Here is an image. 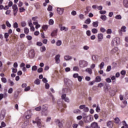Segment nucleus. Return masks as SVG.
<instances>
[{"mask_svg": "<svg viewBox=\"0 0 128 128\" xmlns=\"http://www.w3.org/2000/svg\"><path fill=\"white\" fill-rule=\"evenodd\" d=\"M64 82L67 88H64L62 91H60V94L62 95L66 94H72V90L70 88H72V80L68 78H64Z\"/></svg>", "mask_w": 128, "mask_h": 128, "instance_id": "obj_1", "label": "nucleus"}, {"mask_svg": "<svg viewBox=\"0 0 128 128\" xmlns=\"http://www.w3.org/2000/svg\"><path fill=\"white\" fill-rule=\"evenodd\" d=\"M120 44V38L116 37L114 38L112 41V44L113 46H118Z\"/></svg>", "mask_w": 128, "mask_h": 128, "instance_id": "obj_2", "label": "nucleus"}, {"mask_svg": "<svg viewBox=\"0 0 128 128\" xmlns=\"http://www.w3.org/2000/svg\"><path fill=\"white\" fill-rule=\"evenodd\" d=\"M88 62L84 60H80L79 61V66L80 68H86V66H88Z\"/></svg>", "mask_w": 128, "mask_h": 128, "instance_id": "obj_3", "label": "nucleus"}, {"mask_svg": "<svg viewBox=\"0 0 128 128\" xmlns=\"http://www.w3.org/2000/svg\"><path fill=\"white\" fill-rule=\"evenodd\" d=\"M104 88L105 92H109L110 94L112 88H110V86L108 84H106Z\"/></svg>", "mask_w": 128, "mask_h": 128, "instance_id": "obj_4", "label": "nucleus"}, {"mask_svg": "<svg viewBox=\"0 0 128 128\" xmlns=\"http://www.w3.org/2000/svg\"><path fill=\"white\" fill-rule=\"evenodd\" d=\"M83 118H84V122L86 124H88V122H92V116H83Z\"/></svg>", "mask_w": 128, "mask_h": 128, "instance_id": "obj_5", "label": "nucleus"}, {"mask_svg": "<svg viewBox=\"0 0 128 128\" xmlns=\"http://www.w3.org/2000/svg\"><path fill=\"white\" fill-rule=\"evenodd\" d=\"M54 122L57 126H59V128H62V126H64V124H62V120L60 121V120L56 119L54 120Z\"/></svg>", "mask_w": 128, "mask_h": 128, "instance_id": "obj_6", "label": "nucleus"}, {"mask_svg": "<svg viewBox=\"0 0 128 128\" xmlns=\"http://www.w3.org/2000/svg\"><path fill=\"white\" fill-rule=\"evenodd\" d=\"M118 92V88L116 86H114L111 89V91H110V94L112 96H114V94H116V92Z\"/></svg>", "mask_w": 128, "mask_h": 128, "instance_id": "obj_7", "label": "nucleus"}, {"mask_svg": "<svg viewBox=\"0 0 128 128\" xmlns=\"http://www.w3.org/2000/svg\"><path fill=\"white\" fill-rule=\"evenodd\" d=\"M6 116V110H2L0 114V120H2Z\"/></svg>", "mask_w": 128, "mask_h": 128, "instance_id": "obj_8", "label": "nucleus"}, {"mask_svg": "<svg viewBox=\"0 0 128 128\" xmlns=\"http://www.w3.org/2000/svg\"><path fill=\"white\" fill-rule=\"evenodd\" d=\"M28 55L30 58H34V50L32 49L30 50L29 52Z\"/></svg>", "mask_w": 128, "mask_h": 128, "instance_id": "obj_9", "label": "nucleus"}, {"mask_svg": "<svg viewBox=\"0 0 128 128\" xmlns=\"http://www.w3.org/2000/svg\"><path fill=\"white\" fill-rule=\"evenodd\" d=\"M66 94H62L61 98L62 100H64L66 102H70V99L66 97Z\"/></svg>", "mask_w": 128, "mask_h": 128, "instance_id": "obj_10", "label": "nucleus"}, {"mask_svg": "<svg viewBox=\"0 0 128 128\" xmlns=\"http://www.w3.org/2000/svg\"><path fill=\"white\" fill-rule=\"evenodd\" d=\"M28 24L31 30H32V32H34V24H32V20H30L28 22Z\"/></svg>", "mask_w": 128, "mask_h": 128, "instance_id": "obj_11", "label": "nucleus"}, {"mask_svg": "<svg viewBox=\"0 0 128 128\" xmlns=\"http://www.w3.org/2000/svg\"><path fill=\"white\" fill-rule=\"evenodd\" d=\"M60 55L57 54L55 56V60H56V64H60Z\"/></svg>", "mask_w": 128, "mask_h": 128, "instance_id": "obj_12", "label": "nucleus"}, {"mask_svg": "<svg viewBox=\"0 0 128 128\" xmlns=\"http://www.w3.org/2000/svg\"><path fill=\"white\" fill-rule=\"evenodd\" d=\"M64 8H57V12L58 14H64Z\"/></svg>", "mask_w": 128, "mask_h": 128, "instance_id": "obj_13", "label": "nucleus"}, {"mask_svg": "<svg viewBox=\"0 0 128 128\" xmlns=\"http://www.w3.org/2000/svg\"><path fill=\"white\" fill-rule=\"evenodd\" d=\"M90 126L92 128H100L98 124L96 122H93L92 124H91Z\"/></svg>", "mask_w": 128, "mask_h": 128, "instance_id": "obj_14", "label": "nucleus"}, {"mask_svg": "<svg viewBox=\"0 0 128 128\" xmlns=\"http://www.w3.org/2000/svg\"><path fill=\"white\" fill-rule=\"evenodd\" d=\"M41 114L42 116H47L48 114V110H42Z\"/></svg>", "mask_w": 128, "mask_h": 128, "instance_id": "obj_15", "label": "nucleus"}, {"mask_svg": "<svg viewBox=\"0 0 128 128\" xmlns=\"http://www.w3.org/2000/svg\"><path fill=\"white\" fill-rule=\"evenodd\" d=\"M98 42H102V38H104V34H98Z\"/></svg>", "mask_w": 128, "mask_h": 128, "instance_id": "obj_16", "label": "nucleus"}, {"mask_svg": "<svg viewBox=\"0 0 128 128\" xmlns=\"http://www.w3.org/2000/svg\"><path fill=\"white\" fill-rule=\"evenodd\" d=\"M33 24L34 26H36V30H38V28H40V24H38V22H33Z\"/></svg>", "mask_w": 128, "mask_h": 128, "instance_id": "obj_17", "label": "nucleus"}, {"mask_svg": "<svg viewBox=\"0 0 128 128\" xmlns=\"http://www.w3.org/2000/svg\"><path fill=\"white\" fill-rule=\"evenodd\" d=\"M123 4L126 8H128V0H124Z\"/></svg>", "mask_w": 128, "mask_h": 128, "instance_id": "obj_18", "label": "nucleus"}, {"mask_svg": "<svg viewBox=\"0 0 128 128\" xmlns=\"http://www.w3.org/2000/svg\"><path fill=\"white\" fill-rule=\"evenodd\" d=\"M113 123L112 121H109L107 122V126L109 128H112Z\"/></svg>", "mask_w": 128, "mask_h": 128, "instance_id": "obj_19", "label": "nucleus"}, {"mask_svg": "<svg viewBox=\"0 0 128 128\" xmlns=\"http://www.w3.org/2000/svg\"><path fill=\"white\" fill-rule=\"evenodd\" d=\"M56 34H58V29L52 31V32L51 33V36H56Z\"/></svg>", "mask_w": 128, "mask_h": 128, "instance_id": "obj_20", "label": "nucleus"}, {"mask_svg": "<svg viewBox=\"0 0 128 128\" xmlns=\"http://www.w3.org/2000/svg\"><path fill=\"white\" fill-rule=\"evenodd\" d=\"M58 104H61V106H60V108H61L60 109L61 110H62V108H64H64H66V106L64 105H64H62V102L58 101Z\"/></svg>", "mask_w": 128, "mask_h": 128, "instance_id": "obj_21", "label": "nucleus"}, {"mask_svg": "<svg viewBox=\"0 0 128 128\" xmlns=\"http://www.w3.org/2000/svg\"><path fill=\"white\" fill-rule=\"evenodd\" d=\"M94 28H98V22L96 21L92 22Z\"/></svg>", "mask_w": 128, "mask_h": 128, "instance_id": "obj_22", "label": "nucleus"}, {"mask_svg": "<svg viewBox=\"0 0 128 128\" xmlns=\"http://www.w3.org/2000/svg\"><path fill=\"white\" fill-rule=\"evenodd\" d=\"M12 9L14 10V15L16 16V4H14L12 6Z\"/></svg>", "mask_w": 128, "mask_h": 128, "instance_id": "obj_23", "label": "nucleus"}, {"mask_svg": "<svg viewBox=\"0 0 128 128\" xmlns=\"http://www.w3.org/2000/svg\"><path fill=\"white\" fill-rule=\"evenodd\" d=\"M86 72H88L89 74H92V70L90 68H86Z\"/></svg>", "mask_w": 128, "mask_h": 128, "instance_id": "obj_24", "label": "nucleus"}, {"mask_svg": "<svg viewBox=\"0 0 128 128\" xmlns=\"http://www.w3.org/2000/svg\"><path fill=\"white\" fill-rule=\"evenodd\" d=\"M118 50V48L116 47L114 48H113L112 50H111V54H116V52Z\"/></svg>", "mask_w": 128, "mask_h": 128, "instance_id": "obj_25", "label": "nucleus"}, {"mask_svg": "<svg viewBox=\"0 0 128 128\" xmlns=\"http://www.w3.org/2000/svg\"><path fill=\"white\" fill-rule=\"evenodd\" d=\"M64 58L66 60H70L72 58V57L70 56H66L64 57Z\"/></svg>", "mask_w": 128, "mask_h": 128, "instance_id": "obj_26", "label": "nucleus"}, {"mask_svg": "<svg viewBox=\"0 0 128 128\" xmlns=\"http://www.w3.org/2000/svg\"><path fill=\"white\" fill-rule=\"evenodd\" d=\"M60 30L61 32H62L63 30H64L65 32H68V28H66V26H61Z\"/></svg>", "mask_w": 128, "mask_h": 128, "instance_id": "obj_27", "label": "nucleus"}, {"mask_svg": "<svg viewBox=\"0 0 128 128\" xmlns=\"http://www.w3.org/2000/svg\"><path fill=\"white\" fill-rule=\"evenodd\" d=\"M96 82H102V78H100V76H97L96 78Z\"/></svg>", "mask_w": 128, "mask_h": 128, "instance_id": "obj_28", "label": "nucleus"}, {"mask_svg": "<svg viewBox=\"0 0 128 128\" xmlns=\"http://www.w3.org/2000/svg\"><path fill=\"white\" fill-rule=\"evenodd\" d=\"M92 20H90V18H88L85 20L84 22L85 24H90Z\"/></svg>", "mask_w": 128, "mask_h": 128, "instance_id": "obj_29", "label": "nucleus"}, {"mask_svg": "<svg viewBox=\"0 0 128 128\" xmlns=\"http://www.w3.org/2000/svg\"><path fill=\"white\" fill-rule=\"evenodd\" d=\"M104 62H102L99 65V68L100 70H102V68H104Z\"/></svg>", "mask_w": 128, "mask_h": 128, "instance_id": "obj_30", "label": "nucleus"}, {"mask_svg": "<svg viewBox=\"0 0 128 128\" xmlns=\"http://www.w3.org/2000/svg\"><path fill=\"white\" fill-rule=\"evenodd\" d=\"M121 32H126V26H122L121 28Z\"/></svg>", "mask_w": 128, "mask_h": 128, "instance_id": "obj_31", "label": "nucleus"}, {"mask_svg": "<svg viewBox=\"0 0 128 128\" xmlns=\"http://www.w3.org/2000/svg\"><path fill=\"white\" fill-rule=\"evenodd\" d=\"M48 105H43L42 106V110H48Z\"/></svg>", "mask_w": 128, "mask_h": 128, "instance_id": "obj_32", "label": "nucleus"}, {"mask_svg": "<svg viewBox=\"0 0 128 128\" xmlns=\"http://www.w3.org/2000/svg\"><path fill=\"white\" fill-rule=\"evenodd\" d=\"M100 19L104 21L106 20V15H102L100 16Z\"/></svg>", "mask_w": 128, "mask_h": 128, "instance_id": "obj_33", "label": "nucleus"}, {"mask_svg": "<svg viewBox=\"0 0 128 128\" xmlns=\"http://www.w3.org/2000/svg\"><path fill=\"white\" fill-rule=\"evenodd\" d=\"M29 32H30V30L28 29V28H24V32L26 34H28Z\"/></svg>", "mask_w": 128, "mask_h": 128, "instance_id": "obj_34", "label": "nucleus"}, {"mask_svg": "<svg viewBox=\"0 0 128 128\" xmlns=\"http://www.w3.org/2000/svg\"><path fill=\"white\" fill-rule=\"evenodd\" d=\"M54 22L52 19H50L48 21V24L50 26H52L54 24Z\"/></svg>", "mask_w": 128, "mask_h": 128, "instance_id": "obj_35", "label": "nucleus"}, {"mask_svg": "<svg viewBox=\"0 0 128 128\" xmlns=\"http://www.w3.org/2000/svg\"><path fill=\"white\" fill-rule=\"evenodd\" d=\"M56 44L58 46H62V41L60 40H58L56 42Z\"/></svg>", "mask_w": 128, "mask_h": 128, "instance_id": "obj_36", "label": "nucleus"}, {"mask_svg": "<svg viewBox=\"0 0 128 128\" xmlns=\"http://www.w3.org/2000/svg\"><path fill=\"white\" fill-rule=\"evenodd\" d=\"M122 16H120V14H118L115 16V18L116 20H122Z\"/></svg>", "mask_w": 128, "mask_h": 128, "instance_id": "obj_37", "label": "nucleus"}, {"mask_svg": "<svg viewBox=\"0 0 128 128\" xmlns=\"http://www.w3.org/2000/svg\"><path fill=\"white\" fill-rule=\"evenodd\" d=\"M92 34H98V29L95 28H92Z\"/></svg>", "mask_w": 128, "mask_h": 128, "instance_id": "obj_38", "label": "nucleus"}, {"mask_svg": "<svg viewBox=\"0 0 128 128\" xmlns=\"http://www.w3.org/2000/svg\"><path fill=\"white\" fill-rule=\"evenodd\" d=\"M83 50H90V46H83Z\"/></svg>", "mask_w": 128, "mask_h": 128, "instance_id": "obj_39", "label": "nucleus"}, {"mask_svg": "<svg viewBox=\"0 0 128 128\" xmlns=\"http://www.w3.org/2000/svg\"><path fill=\"white\" fill-rule=\"evenodd\" d=\"M36 70H38V66H32V72H36Z\"/></svg>", "mask_w": 128, "mask_h": 128, "instance_id": "obj_40", "label": "nucleus"}, {"mask_svg": "<svg viewBox=\"0 0 128 128\" xmlns=\"http://www.w3.org/2000/svg\"><path fill=\"white\" fill-rule=\"evenodd\" d=\"M106 82H108V84H110V82H112V79H110V78H106Z\"/></svg>", "mask_w": 128, "mask_h": 128, "instance_id": "obj_41", "label": "nucleus"}, {"mask_svg": "<svg viewBox=\"0 0 128 128\" xmlns=\"http://www.w3.org/2000/svg\"><path fill=\"white\" fill-rule=\"evenodd\" d=\"M116 124H119L120 120V118H114Z\"/></svg>", "mask_w": 128, "mask_h": 128, "instance_id": "obj_42", "label": "nucleus"}, {"mask_svg": "<svg viewBox=\"0 0 128 128\" xmlns=\"http://www.w3.org/2000/svg\"><path fill=\"white\" fill-rule=\"evenodd\" d=\"M46 46H42L40 48V51L42 52H46Z\"/></svg>", "mask_w": 128, "mask_h": 128, "instance_id": "obj_43", "label": "nucleus"}, {"mask_svg": "<svg viewBox=\"0 0 128 128\" xmlns=\"http://www.w3.org/2000/svg\"><path fill=\"white\" fill-rule=\"evenodd\" d=\"M40 110H42V106H40L36 107L34 108V110H36V112H40Z\"/></svg>", "mask_w": 128, "mask_h": 128, "instance_id": "obj_44", "label": "nucleus"}, {"mask_svg": "<svg viewBox=\"0 0 128 128\" xmlns=\"http://www.w3.org/2000/svg\"><path fill=\"white\" fill-rule=\"evenodd\" d=\"M34 84H35L38 85L40 84V80L38 79H36L34 81Z\"/></svg>", "mask_w": 128, "mask_h": 128, "instance_id": "obj_45", "label": "nucleus"}, {"mask_svg": "<svg viewBox=\"0 0 128 128\" xmlns=\"http://www.w3.org/2000/svg\"><path fill=\"white\" fill-rule=\"evenodd\" d=\"M96 112H100V108L98 104L96 106Z\"/></svg>", "mask_w": 128, "mask_h": 128, "instance_id": "obj_46", "label": "nucleus"}, {"mask_svg": "<svg viewBox=\"0 0 128 128\" xmlns=\"http://www.w3.org/2000/svg\"><path fill=\"white\" fill-rule=\"evenodd\" d=\"M48 28V25H44L42 27V28H43V30H46Z\"/></svg>", "mask_w": 128, "mask_h": 128, "instance_id": "obj_47", "label": "nucleus"}, {"mask_svg": "<svg viewBox=\"0 0 128 128\" xmlns=\"http://www.w3.org/2000/svg\"><path fill=\"white\" fill-rule=\"evenodd\" d=\"M111 70H112V66H107L106 72H110Z\"/></svg>", "mask_w": 128, "mask_h": 128, "instance_id": "obj_48", "label": "nucleus"}, {"mask_svg": "<svg viewBox=\"0 0 128 128\" xmlns=\"http://www.w3.org/2000/svg\"><path fill=\"white\" fill-rule=\"evenodd\" d=\"M74 114H80V110H78V109H76L75 110H74Z\"/></svg>", "mask_w": 128, "mask_h": 128, "instance_id": "obj_49", "label": "nucleus"}, {"mask_svg": "<svg viewBox=\"0 0 128 128\" xmlns=\"http://www.w3.org/2000/svg\"><path fill=\"white\" fill-rule=\"evenodd\" d=\"M48 12H52V6L50 5L48 6Z\"/></svg>", "mask_w": 128, "mask_h": 128, "instance_id": "obj_50", "label": "nucleus"}, {"mask_svg": "<svg viewBox=\"0 0 128 128\" xmlns=\"http://www.w3.org/2000/svg\"><path fill=\"white\" fill-rule=\"evenodd\" d=\"M19 10H20V12H24L26 10V9H24V8H19Z\"/></svg>", "mask_w": 128, "mask_h": 128, "instance_id": "obj_51", "label": "nucleus"}, {"mask_svg": "<svg viewBox=\"0 0 128 128\" xmlns=\"http://www.w3.org/2000/svg\"><path fill=\"white\" fill-rule=\"evenodd\" d=\"M112 29H108L106 30V34H112Z\"/></svg>", "mask_w": 128, "mask_h": 128, "instance_id": "obj_52", "label": "nucleus"}, {"mask_svg": "<svg viewBox=\"0 0 128 128\" xmlns=\"http://www.w3.org/2000/svg\"><path fill=\"white\" fill-rule=\"evenodd\" d=\"M1 80L2 82H4V84H6V78H1Z\"/></svg>", "mask_w": 128, "mask_h": 128, "instance_id": "obj_53", "label": "nucleus"}, {"mask_svg": "<svg viewBox=\"0 0 128 128\" xmlns=\"http://www.w3.org/2000/svg\"><path fill=\"white\" fill-rule=\"evenodd\" d=\"M106 29L102 27L100 28V32H106Z\"/></svg>", "mask_w": 128, "mask_h": 128, "instance_id": "obj_54", "label": "nucleus"}, {"mask_svg": "<svg viewBox=\"0 0 128 128\" xmlns=\"http://www.w3.org/2000/svg\"><path fill=\"white\" fill-rule=\"evenodd\" d=\"M79 68L78 67V66H74L73 68V70H74V72H78V70H79Z\"/></svg>", "mask_w": 128, "mask_h": 128, "instance_id": "obj_55", "label": "nucleus"}, {"mask_svg": "<svg viewBox=\"0 0 128 128\" xmlns=\"http://www.w3.org/2000/svg\"><path fill=\"white\" fill-rule=\"evenodd\" d=\"M79 18L80 20H84V16L82 14H80Z\"/></svg>", "mask_w": 128, "mask_h": 128, "instance_id": "obj_56", "label": "nucleus"}, {"mask_svg": "<svg viewBox=\"0 0 128 128\" xmlns=\"http://www.w3.org/2000/svg\"><path fill=\"white\" fill-rule=\"evenodd\" d=\"M21 25H22V26L24 28V27L26 26V22L23 21L22 22Z\"/></svg>", "mask_w": 128, "mask_h": 128, "instance_id": "obj_57", "label": "nucleus"}, {"mask_svg": "<svg viewBox=\"0 0 128 128\" xmlns=\"http://www.w3.org/2000/svg\"><path fill=\"white\" fill-rule=\"evenodd\" d=\"M36 124L38 128H42V123L40 122H36Z\"/></svg>", "mask_w": 128, "mask_h": 128, "instance_id": "obj_58", "label": "nucleus"}, {"mask_svg": "<svg viewBox=\"0 0 128 128\" xmlns=\"http://www.w3.org/2000/svg\"><path fill=\"white\" fill-rule=\"evenodd\" d=\"M111 80H112V82H116V76H113L111 78Z\"/></svg>", "mask_w": 128, "mask_h": 128, "instance_id": "obj_59", "label": "nucleus"}, {"mask_svg": "<svg viewBox=\"0 0 128 128\" xmlns=\"http://www.w3.org/2000/svg\"><path fill=\"white\" fill-rule=\"evenodd\" d=\"M6 26H8V28H10V26H12V25L10 24L8 21H6Z\"/></svg>", "mask_w": 128, "mask_h": 128, "instance_id": "obj_60", "label": "nucleus"}, {"mask_svg": "<svg viewBox=\"0 0 128 128\" xmlns=\"http://www.w3.org/2000/svg\"><path fill=\"white\" fill-rule=\"evenodd\" d=\"M84 108H86V105H81L79 106L80 110H84Z\"/></svg>", "mask_w": 128, "mask_h": 128, "instance_id": "obj_61", "label": "nucleus"}, {"mask_svg": "<svg viewBox=\"0 0 128 128\" xmlns=\"http://www.w3.org/2000/svg\"><path fill=\"white\" fill-rule=\"evenodd\" d=\"M26 38L28 40H32V37L30 36H28Z\"/></svg>", "mask_w": 128, "mask_h": 128, "instance_id": "obj_62", "label": "nucleus"}, {"mask_svg": "<svg viewBox=\"0 0 128 128\" xmlns=\"http://www.w3.org/2000/svg\"><path fill=\"white\" fill-rule=\"evenodd\" d=\"M42 70H44V69L42 68H40L38 70V72L40 73L42 72Z\"/></svg>", "mask_w": 128, "mask_h": 128, "instance_id": "obj_63", "label": "nucleus"}, {"mask_svg": "<svg viewBox=\"0 0 128 128\" xmlns=\"http://www.w3.org/2000/svg\"><path fill=\"white\" fill-rule=\"evenodd\" d=\"M98 88H102V86H104V83H100L98 84Z\"/></svg>", "mask_w": 128, "mask_h": 128, "instance_id": "obj_64", "label": "nucleus"}]
</instances>
